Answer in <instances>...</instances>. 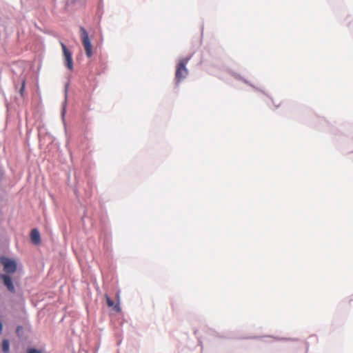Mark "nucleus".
Here are the masks:
<instances>
[{
  "mask_svg": "<svg viewBox=\"0 0 353 353\" xmlns=\"http://www.w3.org/2000/svg\"><path fill=\"white\" fill-rule=\"evenodd\" d=\"M105 299L107 305L109 307H112V309L117 312H121V307L119 306V301L115 303L108 295H105Z\"/></svg>",
  "mask_w": 353,
  "mask_h": 353,
  "instance_id": "7",
  "label": "nucleus"
},
{
  "mask_svg": "<svg viewBox=\"0 0 353 353\" xmlns=\"http://www.w3.org/2000/svg\"><path fill=\"white\" fill-rule=\"evenodd\" d=\"M2 351L4 353H8L10 352V343L8 339H4L2 341Z\"/></svg>",
  "mask_w": 353,
  "mask_h": 353,
  "instance_id": "8",
  "label": "nucleus"
},
{
  "mask_svg": "<svg viewBox=\"0 0 353 353\" xmlns=\"http://www.w3.org/2000/svg\"><path fill=\"white\" fill-rule=\"evenodd\" d=\"M0 279L2 280L4 285L7 288L9 292L11 293L15 292V288L10 276L7 274H1Z\"/></svg>",
  "mask_w": 353,
  "mask_h": 353,
  "instance_id": "5",
  "label": "nucleus"
},
{
  "mask_svg": "<svg viewBox=\"0 0 353 353\" xmlns=\"http://www.w3.org/2000/svg\"><path fill=\"white\" fill-rule=\"evenodd\" d=\"M81 39L83 46L86 56L90 58L92 56V46L86 30L83 27H80Z\"/></svg>",
  "mask_w": 353,
  "mask_h": 353,
  "instance_id": "2",
  "label": "nucleus"
},
{
  "mask_svg": "<svg viewBox=\"0 0 353 353\" xmlns=\"http://www.w3.org/2000/svg\"><path fill=\"white\" fill-rule=\"evenodd\" d=\"M30 239L32 242L35 245H39L41 243L40 234L37 229L32 230L30 232Z\"/></svg>",
  "mask_w": 353,
  "mask_h": 353,
  "instance_id": "6",
  "label": "nucleus"
},
{
  "mask_svg": "<svg viewBox=\"0 0 353 353\" xmlns=\"http://www.w3.org/2000/svg\"><path fill=\"white\" fill-rule=\"evenodd\" d=\"M27 353H41V352L36 349L30 348L28 350Z\"/></svg>",
  "mask_w": 353,
  "mask_h": 353,
  "instance_id": "9",
  "label": "nucleus"
},
{
  "mask_svg": "<svg viewBox=\"0 0 353 353\" xmlns=\"http://www.w3.org/2000/svg\"><path fill=\"white\" fill-rule=\"evenodd\" d=\"M2 330H3V325H2V323L0 322V333H1Z\"/></svg>",
  "mask_w": 353,
  "mask_h": 353,
  "instance_id": "10",
  "label": "nucleus"
},
{
  "mask_svg": "<svg viewBox=\"0 0 353 353\" xmlns=\"http://www.w3.org/2000/svg\"><path fill=\"white\" fill-rule=\"evenodd\" d=\"M61 46L63 52L64 61L66 67L70 70H72L73 69V61L72 57L71 52L67 48L66 46L61 42Z\"/></svg>",
  "mask_w": 353,
  "mask_h": 353,
  "instance_id": "4",
  "label": "nucleus"
},
{
  "mask_svg": "<svg viewBox=\"0 0 353 353\" xmlns=\"http://www.w3.org/2000/svg\"><path fill=\"white\" fill-rule=\"evenodd\" d=\"M24 85H25V83L23 82V85H22V88H21V91H22V90H23V88H24Z\"/></svg>",
  "mask_w": 353,
  "mask_h": 353,
  "instance_id": "11",
  "label": "nucleus"
},
{
  "mask_svg": "<svg viewBox=\"0 0 353 353\" xmlns=\"http://www.w3.org/2000/svg\"><path fill=\"white\" fill-rule=\"evenodd\" d=\"M189 59V58H184L177 64L175 72V80L176 84L179 83L188 76V70L186 68L185 65L188 63Z\"/></svg>",
  "mask_w": 353,
  "mask_h": 353,
  "instance_id": "1",
  "label": "nucleus"
},
{
  "mask_svg": "<svg viewBox=\"0 0 353 353\" xmlns=\"http://www.w3.org/2000/svg\"><path fill=\"white\" fill-rule=\"evenodd\" d=\"M0 262L3 266V270L7 274H13L16 272L17 265L15 261L5 256L0 258Z\"/></svg>",
  "mask_w": 353,
  "mask_h": 353,
  "instance_id": "3",
  "label": "nucleus"
}]
</instances>
